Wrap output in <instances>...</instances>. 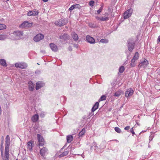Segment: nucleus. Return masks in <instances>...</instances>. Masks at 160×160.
I'll list each match as a JSON object with an SVG mask.
<instances>
[{"instance_id":"nucleus-16","label":"nucleus","mask_w":160,"mask_h":160,"mask_svg":"<svg viewBox=\"0 0 160 160\" xmlns=\"http://www.w3.org/2000/svg\"><path fill=\"white\" fill-rule=\"evenodd\" d=\"M39 119V116L38 114L33 115L31 118L32 121L34 122H37Z\"/></svg>"},{"instance_id":"nucleus-29","label":"nucleus","mask_w":160,"mask_h":160,"mask_svg":"<svg viewBox=\"0 0 160 160\" xmlns=\"http://www.w3.org/2000/svg\"><path fill=\"white\" fill-rule=\"evenodd\" d=\"M6 26L4 24H0V30L5 29L6 28Z\"/></svg>"},{"instance_id":"nucleus-39","label":"nucleus","mask_w":160,"mask_h":160,"mask_svg":"<svg viewBox=\"0 0 160 160\" xmlns=\"http://www.w3.org/2000/svg\"><path fill=\"white\" fill-rule=\"evenodd\" d=\"M33 11H29L27 14V15L28 16H33Z\"/></svg>"},{"instance_id":"nucleus-4","label":"nucleus","mask_w":160,"mask_h":160,"mask_svg":"<svg viewBox=\"0 0 160 160\" xmlns=\"http://www.w3.org/2000/svg\"><path fill=\"white\" fill-rule=\"evenodd\" d=\"M48 150L46 147H43L40 150V154L41 155L44 157L46 155L48 154Z\"/></svg>"},{"instance_id":"nucleus-49","label":"nucleus","mask_w":160,"mask_h":160,"mask_svg":"<svg viewBox=\"0 0 160 160\" xmlns=\"http://www.w3.org/2000/svg\"><path fill=\"white\" fill-rule=\"evenodd\" d=\"M43 2H48V0H42Z\"/></svg>"},{"instance_id":"nucleus-45","label":"nucleus","mask_w":160,"mask_h":160,"mask_svg":"<svg viewBox=\"0 0 160 160\" xmlns=\"http://www.w3.org/2000/svg\"><path fill=\"white\" fill-rule=\"evenodd\" d=\"M31 158L30 157L26 158L24 159L23 160H31Z\"/></svg>"},{"instance_id":"nucleus-27","label":"nucleus","mask_w":160,"mask_h":160,"mask_svg":"<svg viewBox=\"0 0 160 160\" xmlns=\"http://www.w3.org/2000/svg\"><path fill=\"white\" fill-rule=\"evenodd\" d=\"M139 57V53L138 52H136L134 56L132 59H134V61H137L138 58Z\"/></svg>"},{"instance_id":"nucleus-31","label":"nucleus","mask_w":160,"mask_h":160,"mask_svg":"<svg viewBox=\"0 0 160 160\" xmlns=\"http://www.w3.org/2000/svg\"><path fill=\"white\" fill-rule=\"evenodd\" d=\"M125 70V68L123 66H121L119 70V72L120 73H122Z\"/></svg>"},{"instance_id":"nucleus-15","label":"nucleus","mask_w":160,"mask_h":160,"mask_svg":"<svg viewBox=\"0 0 160 160\" xmlns=\"http://www.w3.org/2000/svg\"><path fill=\"white\" fill-rule=\"evenodd\" d=\"M14 35L16 37H20L22 36L23 35V33L22 32L20 31H17L14 32L13 33Z\"/></svg>"},{"instance_id":"nucleus-51","label":"nucleus","mask_w":160,"mask_h":160,"mask_svg":"<svg viewBox=\"0 0 160 160\" xmlns=\"http://www.w3.org/2000/svg\"><path fill=\"white\" fill-rule=\"evenodd\" d=\"M17 160H18V159H17Z\"/></svg>"},{"instance_id":"nucleus-48","label":"nucleus","mask_w":160,"mask_h":160,"mask_svg":"<svg viewBox=\"0 0 160 160\" xmlns=\"http://www.w3.org/2000/svg\"><path fill=\"white\" fill-rule=\"evenodd\" d=\"M108 13H107V12L105 13V16H108Z\"/></svg>"},{"instance_id":"nucleus-34","label":"nucleus","mask_w":160,"mask_h":160,"mask_svg":"<svg viewBox=\"0 0 160 160\" xmlns=\"http://www.w3.org/2000/svg\"><path fill=\"white\" fill-rule=\"evenodd\" d=\"M136 61H134V59H132L131 62L130 63V66L131 67H133L135 66V62Z\"/></svg>"},{"instance_id":"nucleus-35","label":"nucleus","mask_w":160,"mask_h":160,"mask_svg":"<svg viewBox=\"0 0 160 160\" xmlns=\"http://www.w3.org/2000/svg\"><path fill=\"white\" fill-rule=\"evenodd\" d=\"M33 16L38 15L39 13V12L36 9H34L33 10Z\"/></svg>"},{"instance_id":"nucleus-22","label":"nucleus","mask_w":160,"mask_h":160,"mask_svg":"<svg viewBox=\"0 0 160 160\" xmlns=\"http://www.w3.org/2000/svg\"><path fill=\"white\" fill-rule=\"evenodd\" d=\"M0 64L3 67H6L7 66L6 60L4 59H1L0 60Z\"/></svg>"},{"instance_id":"nucleus-25","label":"nucleus","mask_w":160,"mask_h":160,"mask_svg":"<svg viewBox=\"0 0 160 160\" xmlns=\"http://www.w3.org/2000/svg\"><path fill=\"white\" fill-rule=\"evenodd\" d=\"M73 140V137L71 135H68L67 137V142L68 143H70Z\"/></svg>"},{"instance_id":"nucleus-33","label":"nucleus","mask_w":160,"mask_h":160,"mask_svg":"<svg viewBox=\"0 0 160 160\" xmlns=\"http://www.w3.org/2000/svg\"><path fill=\"white\" fill-rule=\"evenodd\" d=\"M115 131L118 133H120L121 132V129L118 127H116L114 128Z\"/></svg>"},{"instance_id":"nucleus-50","label":"nucleus","mask_w":160,"mask_h":160,"mask_svg":"<svg viewBox=\"0 0 160 160\" xmlns=\"http://www.w3.org/2000/svg\"><path fill=\"white\" fill-rule=\"evenodd\" d=\"M115 140V141H117V140Z\"/></svg>"},{"instance_id":"nucleus-26","label":"nucleus","mask_w":160,"mask_h":160,"mask_svg":"<svg viewBox=\"0 0 160 160\" xmlns=\"http://www.w3.org/2000/svg\"><path fill=\"white\" fill-rule=\"evenodd\" d=\"M80 6L79 5V4H75V5H72L71 7H70L69 8V10L70 11H71L73 9H74V8H78V7Z\"/></svg>"},{"instance_id":"nucleus-41","label":"nucleus","mask_w":160,"mask_h":160,"mask_svg":"<svg viewBox=\"0 0 160 160\" xmlns=\"http://www.w3.org/2000/svg\"><path fill=\"white\" fill-rule=\"evenodd\" d=\"M94 2L93 1H90L89 2V5L91 6H93Z\"/></svg>"},{"instance_id":"nucleus-18","label":"nucleus","mask_w":160,"mask_h":160,"mask_svg":"<svg viewBox=\"0 0 160 160\" xmlns=\"http://www.w3.org/2000/svg\"><path fill=\"white\" fill-rule=\"evenodd\" d=\"M33 142L32 140H31L28 142V147L29 150L30 151H31L32 150V148L33 147Z\"/></svg>"},{"instance_id":"nucleus-42","label":"nucleus","mask_w":160,"mask_h":160,"mask_svg":"<svg viewBox=\"0 0 160 160\" xmlns=\"http://www.w3.org/2000/svg\"><path fill=\"white\" fill-rule=\"evenodd\" d=\"M130 132H131L132 134V136H133L135 134V132L134 131V129H133V128H132L130 129Z\"/></svg>"},{"instance_id":"nucleus-8","label":"nucleus","mask_w":160,"mask_h":160,"mask_svg":"<svg viewBox=\"0 0 160 160\" xmlns=\"http://www.w3.org/2000/svg\"><path fill=\"white\" fill-rule=\"evenodd\" d=\"M132 12V9H130L126 11L123 14L124 19L128 18L131 15Z\"/></svg>"},{"instance_id":"nucleus-36","label":"nucleus","mask_w":160,"mask_h":160,"mask_svg":"<svg viewBox=\"0 0 160 160\" xmlns=\"http://www.w3.org/2000/svg\"><path fill=\"white\" fill-rule=\"evenodd\" d=\"M100 42L103 43H107L108 40L107 39H102L101 40Z\"/></svg>"},{"instance_id":"nucleus-17","label":"nucleus","mask_w":160,"mask_h":160,"mask_svg":"<svg viewBox=\"0 0 160 160\" xmlns=\"http://www.w3.org/2000/svg\"><path fill=\"white\" fill-rule=\"evenodd\" d=\"M50 46L52 50L56 52L58 50V48L57 46L53 43H51L50 44Z\"/></svg>"},{"instance_id":"nucleus-12","label":"nucleus","mask_w":160,"mask_h":160,"mask_svg":"<svg viewBox=\"0 0 160 160\" xmlns=\"http://www.w3.org/2000/svg\"><path fill=\"white\" fill-rule=\"evenodd\" d=\"M148 64V61L146 59H144L143 61L141 62V63L139 65V66L140 67H146Z\"/></svg>"},{"instance_id":"nucleus-6","label":"nucleus","mask_w":160,"mask_h":160,"mask_svg":"<svg viewBox=\"0 0 160 160\" xmlns=\"http://www.w3.org/2000/svg\"><path fill=\"white\" fill-rule=\"evenodd\" d=\"M9 147H5V156L3 157V160H9Z\"/></svg>"},{"instance_id":"nucleus-24","label":"nucleus","mask_w":160,"mask_h":160,"mask_svg":"<svg viewBox=\"0 0 160 160\" xmlns=\"http://www.w3.org/2000/svg\"><path fill=\"white\" fill-rule=\"evenodd\" d=\"M72 37L75 41H77L78 39V35L76 33H73L71 34Z\"/></svg>"},{"instance_id":"nucleus-11","label":"nucleus","mask_w":160,"mask_h":160,"mask_svg":"<svg viewBox=\"0 0 160 160\" xmlns=\"http://www.w3.org/2000/svg\"><path fill=\"white\" fill-rule=\"evenodd\" d=\"M86 41L87 42L91 44H93L95 43V40L92 37L90 36H87L86 37Z\"/></svg>"},{"instance_id":"nucleus-40","label":"nucleus","mask_w":160,"mask_h":160,"mask_svg":"<svg viewBox=\"0 0 160 160\" xmlns=\"http://www.w3.org/2000/svg\"><path fill=\"white\" fill-rule=\"evenodd\" d=\"M6 38L5 35H0V40H3Z\"/></svg>"},{"instance_id":"nucleus-10","label":"nucleus","mask_w":160,"mask_h":160,"mask_svg":"<svg viewBox=\"0 0 160 160\" xmlns=\"http://www.w3.org/2000/svg\"><path fill=\"white\" fill-rule=\"evenodd\" d=\"M134 92V91L132 88L127 89L125 92V96L126 97H129L132 96Z\"/></svg>"},{"instance_id":"nucleus-38","label":"nucleus","mask_w":160,"mask_h":160,"mask_svg":"<svg viewBox=\"0 0 160 160\" xmlns=\"http://www.w3.org/2000/svg\"><path fill=\"white\" fill-rule=\"evenodd\" d=\"M103 9V6H101L99 9L97 11V13L98 14H100V12L102 11Z\"/></svg>"},{"instance_id":"nucleus-2","label":"nucleus","mask_w":160,"mask_h":160,"mask_svg":"<svg viewBox=\"0 0 160 160\" xmlns=\"http://www.w3.org/2000/svg\"><path fill=\"white\" fill-rule=\"evenodd\" d=\"M68 22V20L61 19H59L55 22V24L57 26H62L66 24Z\"/></svg>"},{"instance_id":"nucleus-21","label":"nucleus","mask_w":160,"mask_h":160,"mask_svg":"<svg viewBox=\"0 0 160 160\" xmlns=\"http://www.w3.org/2000/svg\"><path fill=\"white\" fill-rule=\"evenodd\" d=\"M69 37L67 34H64L60 36V38L61 39L66 40L68 39Z\"/></svg>"},{"instance_id":"nucleus-23","label":"nucleus","mask_w":160,"mask_h":160,"mask_svg":"<svg viewBox=\"0 0 160 160\" xmlns=\"http://www.w3.org/2000/svg\"><path fill=\"white\" fill-rule=\"evenodd\" d=\"M86 132V130L84 128H83L81 131L78 134V136L79 137H82L83 135L85 134Z\"/></svg>"},{"instance_id":"nucleus-1","label":"nucleus","mask_w":160,"mask_h":160,"mask_svg":"<svg viewBox=\"0 0 160 160\" xmlns=\"http://www.w3.org/2000/svg\"><path fill=\"white\" fill-rule=\"evenodd\" d=\"M133 40L132 38H130L129 40L128 43V50L130 52H132L134 48L135 43Z\"/></svg>"},{"instance_id":"nucleus-46","label":"nucleus","mask_w":160,"mask_h":160,"mask_svg":"<svg viewBox=\"0 0 160 160\" xmlns=\"http://www.w3.org/2000/svg\"><path fill=\"white\" fill-rule=\"evenodd\" d=\"M1 155L2 156H3V150H1Z\"/></svg>"},{"instance_id":"nucleus-13","label":"nucleus","mask_w":160,"mask_h":160,"mask_svg":"<svg viewBox=\"0 0 160 160\" xmlns=\"http://www.w3.org/2000/svg\"><path fill=\"white\" fill-rule=\"evenodd\" d=\"M10 144V137L8 135H7L5 138V147H9Z\"/></svg>"},{"instance_id":"nucleus-19","label":"nucleus","mask_w":160,"mask_h":160,"mask_svg":"<svg viewBox=\"0 0 160 160\" xmlns=\"http://www.w3.org/2000/svg\"><path fill=\"white\" fill-rule=\"evenodd\" d=\"M43 86V83L40 82H38L36 83V89L38 90L40 88L42 87Z\"/></svg>"},{"instance_id":"nucleus-43","label":"nucleus","mask_w":160,"mask_h":160,"mask_svg":"<svg viewBox=\"0 0 160 160\" xmlns=\"http://www.w3.org/2000/svg\"><path fill=\"white\" fill-rule=\"evenodd\" d=\"M130 127L129 126H127L126 127H125V128H124V129L125 130H129V129H130Z\"/></svg>"},{"instance_id":"nucleus-47","label":"nucleus","mask_w":160,"mask_h":160,"mask_svg":"<svg viewBox=\"0 0 160 160\" xmlns=\"http://www.w3.org/2000/svg\"><path fill=\"white\" fill-rule=\"evenodd\" d=\"M158 41L160 42V36H158Z\"/></svg>"},{"instance_id":"nucleus-37","label":"nucleus","mask_w":160,"mask_h":160,"mask_svg":"<svg viewBox=\"0 0 160 160\" xmlns=\"http://www.w3.org/2000/svg\"><path fill=\"white\" fill-rule=\"evenodd\" d=\"M121 94V93L119 91H117L115 93L114 96L116 97H119Z\"/></svg>"},{"instance_id":"nucleus-32","label":"nucleus","mask_w":160,"mask_h":160,"mask_svg":"<svg viewBox=\"0 0 160 160\" xmlns=\"http://www.w3.org/2000/svg\"><path fill=\"white\" fill-rule=\"evenodd\" d=\"M109 20V18L108 17H101V21H108Z\"/></svg>"},{"instance_id":"nucleus-7","label":"nucleus","mask_w":160,"mask_h":160,"mask_svg":"<svg viewBox=\"0 0 160 160\" xmlns=\"http://www.w3.org/2000/svg\"><path fill=\"white\" fill-rule=\"evenodd\" d=\"M15 67L16 68H18L22 69L26 68L27 65V64L24 62H17L15 64Z\"/></svg>"},{"instance_id":"nucleus-9","label":"nucleus","mask_w":160,"mask_h":160,"mask_svg":"<svg viewBox=\"0 0 160 160\" xmlns=\"http://www.w3.org/2000/svg\"><path fill=\"white\" fill-rule=\"evenodd\" d=\"M44 36L42 34L39 33L35 36L33 38L34 40L36 42H39L43 39Z\"/></svg>"},{"instance_id":"nucleus-20","label":"nucleus","mask_w":160,"mask_h":160,"mask_svg":"<svg viewBox=\"0 0 160 160\" xmlns=\"http://www.w3.org/2000/svg\"><path fill=\"white\" fill-rule=\"evenodd\" d=\"M99 102H97L95 103L92 109V112H94L98 108Z\"/></svg>"},{"instance_id":"nucleus-44","label":"nucleus","mask_w":160,"mask_h":160,"mask_svg":"<svg viewBox=\"0 0 160 160\" xmlns=\"http://www.w3.org/2000/svg\"><path fill=\"white\" fill-rule=\"evenodd\" d=\"M101 17H96V19H97V20H100V21H101Z\"/></svg>"},{"instance_id":"nucleus-30","label":"nucleus","mask_w":160,"mask_h":160,"mask_svg":"<svg viewBox=\"0 0 160 160\" xmlns=\"http://www.w3.org/2000/svg\"><path fill=\"white\" fill-rule=\"evenodd\" d=\"M106 96L104 95H102L101 97L98 100V102H99L101 101L105 100H106Z\"/></svg>"},{"instance_id":"nucleus-3","label":"nucleus","mask_w":160,"mask_h":160,"mask_svg":"<svg viewBox=\"0 0 160 160\" xmlns=\"http://www.w3.org/2000/svg\"><path fill=\"white\" fill-rule=\"evenodd\" d=\"M38 140V145L42 146L45 144V141L42 136L39 134H37Z\"/></svg>"},{"instance_id":"nucleus-5","label":"nucleus","mask_w":160,"mask_h":160,"mask_svg":"<svg viewBox=\"0 0 160 160\" xmlns=\"http://www.w3.org/2000/svg\"><path fill=\"white\" fill-rule=\"evenodd\" d=\"M33 24V22L29 23L27 21H25L19 26V27L21 28H29L32 26Z\"/></svg>"},{"instance_id":"nucleus-28","label":"nucleus","mask_w":160,"mask_h":160,"mask_svg":"<svg viewBox=\"0 0 160 160\" xmlns=\"http://www.w3.org/2000/svg\"><path fill=\"white\" fill-rule=\"evenodd\" d=\"M68 153V151H66L63 152L62 153L59 155L60 157H63L67 155Z\"/></svg>"},{"instance_id":"nucleus-14","label":"nucleus","mask_w":160,"mask_h":160,"mask_svg":"<svg viewBox=\"0 0 160 160\" xmlns=\"http://www.w3.org/2000/svg\"><path fill=\"white\" fill-rule=\"evenodd\" d=\"M28 89L29 90L33 91L34 88V84L31 81L28 82Z\"/></svg>"}]
</instances>
